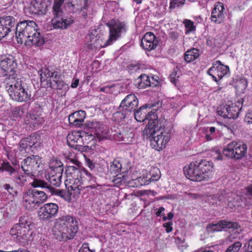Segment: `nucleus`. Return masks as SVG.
Returning <instances> with one entry per match:
<instances>
[{"label": "nucleus", "mask_w": 252, "mask_h": 252, "mask_svg": "<svg viewBox=\"0 0 252 252\" xmlns=\"http://www.w3.org/2000/svg\"><path fill=\"white\" fill-rule=\"evenodd\" d=\"M230 75V71L228 66L221 63V79L223 77H228Z\"/></svg>", "instance_id": "nucleus-47"}, {"label": "nucleus", "mask_w": 252, "mask_h": 252, "mask_svg": "<svg viewBox=\"0 0 252 252\" xmlns=\"http://www.w3.org/2000/svg\"><path fill=\"white\" fill-rule=\"evenodd\" d=\"M199 56V50L192 48L187 50L184 54V59L187 63H190L197 59Z\"/></svg>", "instance_id": "nucleus-30"}, {"label": "nucleus", "mask_w": 252, "mask_h": 252, "mask_svg": "<svg viewBox=\"0 0 252 252\" xmlns=\"http://www.w3.org/2000/svg\"><path fill=\"white\" fill-rule=\"evenodd\" d=\"M4 83L10 97L13 100L19 102H27L31 99V92L22 86V81L14 74L6 77Z\"/></svg>", "instance_id": "nucleus-6"}, {"label": "nucleus", "mask_w": 252, "mask_h": 252, "mask_svg": "<svg viewBox=\"0 0 252 252\" xmlns=\"http://www.w3.org/2000/svg\"><path fill=\"white\" fill-rule=\"evenodd\" d=\"M73 23L70 18H64L63 15H55L51 20L52 25L54 29H66Z\"/></svg>", "instance_id": "nucleus-23"}, {"label": "nucleus", "mask_w": 252, "mask_h": 252, "mask_svg": "<svg viewBox=\"0 0 252 252\" xmlns=\"http://www.w3.org/2000/svg\"><path fill=\"white\" fill-rule=\"evenodd\" d=\"M86 163L91 170H93L94 168L95 163L93 162L90 159L87 158L86 159Z\"/></svg>", "instance_id": "nucleus-58"}, {"label": "nucleus", "mask_w": 252, "mask_h": 252, "mask_svg": "<svg viewBox=\"0 0 252 252\" xmlns=\"http://www.w3.org/2000/svg\"><path fill=\"white\" fill-rule=\"evenodd\" d=\"M0 171H5L8 172L10 175H12L15 172V169L8 161L5 160L1 164Z\"/></svg>", "instance_id": "nucleus-39"}, {"label": "nucleus", "mask_w": 252, "mask_h": 252, "mask_svg": "<svg viewBox=\"0 0 252 252\" xmlns=\"http://www.w3.org/2000/svg\"><path fill=\"white\" fill-rule=\"evenodd\" d=\"M242 244L241 242H236L229 246L225 252H238Z\"/></svg>", "instance_id": "nucleus-43"}, {"label": "nucleus", "mask_w": 252, "mask_h": 252, "mask_svg": "<svg viewBox=\"0 0 252 252\" xmlns=\"http://www.w3.org/2000/svg\"><path fill=\"white\" fill-rule=\"evenodd\" d=\"M31 221L28 217H20L19 222L15 224L10 230V234L17 241L22 242L33 240V231L30 227Z\"/></svg>", "instance_id": "nucleus-7"}, {"label": "nucleus", "mask_w": 252, "mask_h": 252, "mask_svg": "<svg viewBox=\"0 0 252 252\" xmlns=\"http://www.w3.org/2000/svg\"><path fill=\"white\" fill-rule=\"evenodd\" d=\"M168 36L171 40L175 41L179 37L180 32L178 31H170L168 33Z\"/></svg>", "instance_id": "nucleus-53"}, {"label": "nucleus", "mask_w": 252, "mask_h": 252, "mask_svg": "<svg viewBox=\"0 0 252 252\" xmlns=\"http://www.w3.org/2000/svg\"><path fill=\"white\" fill-rule=\"evenodd\" d=\"M211 155L213 158L217 160L220 159V151L219 148L215 147L211 151Z\"/></svg>", "instance_id": "nucleus-46"}, {"label": "nucleus", "mask_w": 252, "mask_h": 252, "mask_svg": "<svg viewBox=\"0 0 252 252\" xmlns=\"http://www.w3.org/2000/svg\"><path fill=\"white\" fill-rule=\"evenodd\" d=\"M113 182L116 185V186L119 187L123 184L124 181L121 179V177H117L113 180Z\"/></svg>", "instance_id": "nucleus-61"}, {"label": "nucleus", "mask_w": 252, "mask_h": 252, "mask_svg": "<svg viewBox=\"0 0 252 252\" xmlns=\"http://www.w3.org/2000/svg\"><path fill=\"white\" fill-rule=\"evenodd\" d=\"M122 164L119 160L115 159L111 163L109 171L111 173L118 174L121 171Z\"/></svg>", "instance_id": "nucleus-36"}, {"label": "nucleus", "mask_w": 252, "mask_h": 252, "mask_svg": "<svg viewBox=\"0 0 252 252\" xmlns=\"http://www.w3.org/2000/svg\"><path fill=\"white\" fill-rule=\"evenodd\" d=\"M63 172L47 170L45 172V178L51 184L56 187H59L61 184Z\"/></svg>", "instance_id": "nucleus-24"}, {"label": "nucleus", "mask_w": 252, "mask_h": 252, "mask_svg": "<svg viewBox=\"0 0 252 252\" xmlns=\"http://www.w3.org/2000/svg\"><path fill=\"white\" fill-rule=\"evenodd\" d=\"M88 0H83V5L80 8L81 11H83L86 9L88 7Z\"/></svg>", "instance_id": "nucleus-63"}, {"label": "nucleus", "mask_w": 252, "mask_h": 252, "mask_svg": "<svg viewBox=\"0 0 252 252\" xmlns=\"http://www.w3.org/2000/svg\"><path fill=\"white\" fill-rule=\"evenodd\" d=\"M135 120L139 122H144L148 120V124H156L157 122L160 121L161 119H158L156 113V110L152 109L149 104H145L140 107L139 109L134 112Z\"/></svg>", "instance_id": "nucleus-10"}, {"label": "nucleus", "mask_w": 252, "mask_h": 252, "mask_svg": "<svg viewBox=\"0 0 252 252\" xmlns=\"http://www.w3.org/2000/svg\"><path fill=\"white\" fill-rule=\"evenodd\" d=\"M220 2H217L214 5L212 10L211 16V20L215 23L220 24Z\"/></svg>", "instance_id": "nucleus-31"}, {"label": "nucleus", "mask_w": 252, "mask_h": 252, "mask_svg": "<svg viewBox=\"0 0 252 252\" xmlns=\"http://www.w3.org/2000/svg\"><path fill=\"white\" fill-rule=\"evenodd\" d=\"M238 142L233 141L228 144L225 148L222 151V154L224 156L231 158H234L236 146Z\"/></svg>", "instance_id": "nucleus-29"}, {"label": "nucleus", "mask_w": 252, "mask_h": 252, "mask_svg": "<svg viewBox=\"0 0 252 252\" xmlns=\"http://www.w3.org/2000/svg\"><path fill=\"white\" fill-rule=\"evenodd\" d=\"M55 228L60 233V240L63 241L74 238L79 228L76 219L70 215L63 216L57 219Z\"/></svg>", "instance_id": "nucleus-5"}, {"label": "nucleus", "mask_w": 252, "mask_h": 252, "mask_svg": "<svg viewBox=\"0 0 252 252\" xmlns=\"http://www.w3.org/2000/svg\"><path fill=\"white\" fill-rule=\"evenodd\" d=\"M206 231L208 233H213L220 231V220L218 222H213L209 224L206 227Z\"/></svg>", "instance_id": "nucleus-41"}, {"label": "nucleus", "mask_w": 252, "mask_h": 252, "mask_svg": "<svg viewBox=\"0 0 252 252\" xmlns=\"http://www.w3.org/2000/svg\"><path fill=\"white\" fill-rule=\"evenodd\" d=\"M133 134L131 132L119 133L118 140L119 141H123L127 144H131L133 142Z\"/></svg>", "instance_id": "nucleus-38"}, {"label": "nucleus", "mask_w": 252, "mask_h": 252, "mask_svg": "<svg viewBox=\"0 0 252 252\" xmlns=\"http://www.w3.org/2000/svg\"><path fill=\"white\" fill-rule=\"evenodd\" d=\"M150 177L147 176L140 177L137 180L142 186H145L149 184L152 181H157L159 178V176L158 174L153 175L152 176L150 175Z\"/></svg>", "instance_id": "nucleus-35"}, {"label": "nucleus", "mask_w": 252, "mask_h": 252, "mask_svg": "<svg viewBox=\"0 0 252 252\" xmlns=\"http://www.w3.org/2000/svg\"><path fill=\"white\" fill-rule=\"evenodd\" d=\"M173 223L171 221L166 222L163 224V226L165 228V231L167 233L171 232L173 230Z\"/></svg>", "instance_id": "nucleus-55"}, {"label": "nucleus", "mask_w": 252, "mask_h": 252, "mask_svg": "<svg viewBox=\"0 0 252 252\" xmlns=\"http://www.w3.org/2000/svg\"><path fill=\"white\" fill-rule=\"evenodd\" d=\"M0 66L1 69L3 71L4 74L6 77L9 75L14 74L16 77V63L14 61L13 58L4 59L1 61L0 63Z\"/></svg>", "instance_id": "nucleus-22"}, {"label": "nucleus", "mask_w": 252, "mask_h": 252, "mask_svg": "<svg viewBox=\"0 0 252 252\" xmlns=\"http://www.w3.org/2000/svg\"><path fill=\"white\" fill-rule=\"evenodd\" d=\"M239 105L236 104H232L231 106L227 105L221 108V117H224V119L227 118V120L224 121V124H221V131H228L230 133H233L234 127V119L237 118L241 107H240V103H238Z\"/></svg>", "instance_id": "nucleus-8"}, {"label": "nucleus", "mask_w": 252, "mask_h": 252, "mask_svg": "<svg viewBox=\"0 0 252 252\" xmlns=\"http://www.w3.org/2000/svg\"><path fill=\"white\" fill-rule=\"evenodd\" d=\"M50 0H34L31 9L32 13L38 15H45L51 7Z\"/></svg>", "instance_id": "nucleus-20"}, {"label": "nucleus", "mask_w": 252, "mask_h": 252, "mask_svg": "<svg viewBox=\"0 0 252 252\" xmlns=\"http://www.w3.org/2000/svg\"><path fill=\"white\" fill-rule=\"evenodd\" d=\"M82 171V168H78L74 166H67L65 170L66 180L64 184L69 191H73L74 189H76L79 183L80 174Z\"/></svg>", "instance_id": "nucleus-13"}, {"label": "nucleus", "mask_w": 252, "mask_h": 252, "mask_svg": "<svg viewBox=\"0 0 252 252\" xmlns=\"http://www.w3.org/2000/svg\"><path fill=\"white\" fill-rule=\"evenodd\" d=\"M40 163L41 158L39 156L32 155L23 160L21 163V168L25 175L32 177L34 176Z\"/></svg>", "instance_id": "nucleus-12"}, {"label": "nucleus", "mask_w": 252, "mask_h": 252, "mask_svg": "<svg viewBox=\"0 0 252 252\" xmlns=\"http://www.w3.org/2000/svg\"><path fill=\"white\" fill-rule=\"evenodd\" d=\"M30 118L31 120H34L35 121L34 124H39L42 123L43 120L42 118H41L38 115H36L33 113L30 114Z\"/></svg>", "instance_id": "nucleus-51"}, {"label": "nucleus", "mask_w": 252, "mask_h": 252, "mask_svg": "<svg viewBox=\"0 0 252 252\" xmlns=\"http://www.w3.org/2000/svg\"><path fill=\"white\" fill-rule=\"evenodd\" d=\"M14 178L16 180L20 183H24L27 180L25 176L19 174H17V175L14 177Z\"/></svg>", "instance_id": "nucleus-56"}, {"label": "nucleus", "mask_w": 252, "mask_h": 252, "mask_svg": "<svg viewBox=\"0 0 252 252\" xmlns=\"http://www.w3.org/2000/svg\"><path fill=\"white\" fill-rule=\"evenodd\" d=\"M78 181V187L73 190L75 194H80L81 190L85 189H92L97 187L96 178L85 168H82Z\"/></svg>", "instance_id": "nucleus-11"}, {"label": "nucleus", "mask_w": 252, "mask_h": 252, "mask_svg": "<svg viewBox=\"0 0 252 252\" xmlns=\"http://www.w3.org/2000/svg\"><path fill=\"white\" fill-rule=\"evenodd\" d=\"M64 0H54L52 7L53 15H63V5Z\"/></svg>", "instance_id": "nucleus-32"}, {"label": "nucleus", "mask_w": 252, "mask_h": 252, "mask_svg": "<svg viewBox=\"0 0 252 252\" xmlns=\"http://www.w3.org/2000/svg\"><path fill=\"white\" fill-rule=\"evenodd\" d=\"M55 85H56V89L58 90H63L64 91H67L68 89V85L65 83L62 79V78L60 79L59 81H58V82H57L56 84H55Z\"/></svg>", "instance_id": "nucleus-45"}, {"label": "nucleus", "mask_w": 252, "mask_h": 252, "mask_svg": "<svg viewBox=\"0 0 252 252\" xmlns=\"http://www.w3.org/2000/svg\"><path fill=\"white\" fill-rule=\"evenodd\" d=\"M245 122L249 124H252V112H248L245 117Z\"/></svg>", "instance_id": "nucleus-57"}, {"label": "nucleus", "mask_w": 252, "mask_h": 252, "mask_svg": "<svg viewBox=\"0 0 252 252\" xmlns=\"http://www.w3.org/2000/svg\"><path fill=\"white\" fill-rule=\"evenodd\" d=\"M86 112L83 110H79L73 112L68 117L69 124L76 126H82L86 117Z\"/></svg>", "instance_id": "nucleus-25"}, {"label": "nucleus", "mask_w": 252, "mask_h": 252, "mask_svg": "<svg viewBox=\"0 0 252 252\" xmlns=\"http://www.w3.org/2000/svg\"><path fill=\"white\" fill-rule=\"evenodd\" d=\"M213 163L211 161L201 160L192 162L185 166L184 172L186 177L191 181L201 182L208 180L212 175Z\"/></svg>", "instance_id": "nucleus-4"}, {"label": "nucleus", "mask_w": 252, "mask_h": 252, "mask_svg": "<svg viewBox=\"0 0 252 252\" xmlns=\"http://www.w3.org/2000/svg\"><path fill=\"white\" fill-rule=\"evenodd\" d=\"M236 146V150L234 159H240L246 154L247 146L242 142H238V144Z\"/></svg>", "instance_id": "nucleus-34"}, {"label": "nucleus", "mask_w": 252, "mask_h": 252, "mask_svg": "<svg viewBox=\"0 0 252 252\" xmlns=\"http://www.w3.org/2000/svg\"><path fill=\"white\" fill-rule=\"evenodd\" d=\"M4 189L6 190L10 194L14 195L17 194V191L14 189L13 187L8 184H5L3 185Z\"/></svg>", "instance_id": "nucleus-49"}, {"label": "nucleus", "mask_w": 252, "mask_h": 252, "mask_svg": "<svg viewBox=\"0 0 252 252\" xmlns=\"http://www.w3.org/2000/svg\"><path fill=\"white\" fill-rule=\"evenodd\" d=\"M232 81L237 93H244L248 86L247 80L242 76H237Z\"/></svg>", "instance_id": "nucleus-27"}, {"label": "nucleus", "mask_w": 252, "mask_h": 252, "mask_svg": "<svg viewBox=\"0 0 252 252\" xmlns=\"http://www.w3.org/2000/svg\"><path fill=\"white\" fill-rule=\"evenodd\" d=\"M135 82V85L139 89H143L149 86L154 87L158 85V81L157 80L156 83L154 84L151 82L150 77L145 74H141Z\"/></svg>", "instance_id": "nucleus-26"}, {"label": "nucleus", "mask_w": 252, "mask_h": 252, "mask_svg": "<svg viewBox=\"0 0 252 252\" xmlns=\"http://www.w3.org/2000/svg\"><path fill=\"white\" fill-rule=\"evenodd\" d=\"M228 206L230 208H233V207L235 208V207H238L239 206V204L238 202H237V201L232 202L231 201H230L228 202Z\"/></svg>", "instance_id": "nucleus-62"}, {"label": "nucleus", "mask_w": 252, "mask_h": 252, "mask_svg": "<svg viewBox=\"0 0 252 252\" xmlns=\"http://www.w3.org/2000/svg\"><path fill=\"white\" fill-rule=\"evenodd\" d=\"M47 197L48 193L45 190L33 189L24 195V205L28 210H33L44 202Z\"/></svg>", "instance_id": "nucleus-9"}, {"label": "nucleus", "mask_w": 252, "mask_h": 252, "mask_svg": "<svg viewBox=\"0 0 252 252\" xmlns=\"http://www.w3.org/2000/svg\"><path fill=\"white\" fill-rule=\"evenodd\" d=\"M40 83L41 86L45 88H54V85L61 79L60 73L57 71L50 72L47 68L42 69L41 70Z\"/></svg>", "instance_id": "nucleus-14"}, {"label": "nucleus", "mask_w": 252, "mask_h": 252, "mask_svg": "<svg viewBox=\"0 0 252 252\" xmlns=\"http://www.w3.org/2000/svg\"><path fill=\"white\" fill-rule=\"evenodd\" d=\"M24 114V111L23 109L20 107H16L12 112L11 117L12 120L16 121L18 119L20 118Z\"/></svg>", "instance_id": "nucleus-42"}, {"label": "nucleus", "mask_w": 252, "mask_h": 252, "mask_svg": "<svg viewBox=\"0 0 252 252\" xmlns=\"http://www.w3.org/2000/svg\"><path fill=\"white\" fill-rule=\"evenodd\" d=\"M87 134L85 131L77 130L68 133L66 138L67 144L75 150H82L85 144L84 137H86Z\"/></svg>", "instance_id": "nucleus-15"}, {"label": "nucleus", "mask_w": 252, "mask_h": 252, "mask_svg": "<svg viewBox=\"0 0 252 252\" xmlns=\"http://www.w3.org/2000/svg\"><path fill=\"white\" fill-rule=\"evenodd\" d=\"M165 209L163 207H160L158 208V211L156 212L155 214L157 217H160L164 215L163 212Z\"/></svg>", "instance_id": "nucleus-60"}, {"label": "nucleus", "mask_w": 252, "mask_h": 252, "mask_svg": "<svg viewBox=\"0 0 252 252\" xmlns=\"http://www.w3.org/2000/svg\"><path fill=\"white\" fill-rule=\"evenodd\" d=\"M27 140H28V143L29 145V149L35 148L34 144L32 143V135H30L26 137Z\"/></svg>", "instance_id": "nucleus-59"}, {"label": "nucleus", "mask_w": 252, "mask_h": 252, "mask_svg": "<svg viewBox=\"0 0 252 252\" xmlns=\"http://www.w3.org/2000/svg\"><path fill=\"white\" fill-rule=\"evenodd\" d=\"M165 121L161 119L156 124L147 125L144 130V135L151 139V144L156 150L164 149L171 138L169 131L164 129Z\"/></svg>", "instance_id": "nucleus-3"}, {"label": "nucleus", "mask_w": 252, "mask_h": 252, "mask_svg": "<svg viewBox=\"0 0 252 252\" xmlns=\"http://www.w3.org/2000/svg\"><path fill=\"white\" fill-rule=\"evenodd\" d=\"M34 188H41L44 189L47 193H50V195H55L62 198H64L66 195L65 191L63 189H57L53 188L44 180L35 179L32 184Z\"/></svg>", "instance_id": "nucleus-17"}, {"label": "nucleus", "mask_w": 252, "mask_h": 252, "mask_svg": "<svg viewBox=\"0 0 252 252\" xmlns=\"http://www.w3.org/2000/svg\"><path fill=\"white\" fill-rule=\"evenodd\" d=\"M138 105V99L134 94H131L126 95L122 101L120 109L130 113L135 111Z\"/></svg>", "instance_id": "nucleus-19"}, {"label": "nucleus", "mask_w": 252, "mask_h": 252, "mask_svg": "<svg viewBox=\"0 0 252 252\" xmlns=\"http://www.w3.org/2000/svg\"><path fill=\"white\" fill-rule=\"evenodd\" d=\"M183 23L185 28V33L189 34L190 32H194L196 31V27L194 24V22L189 19H184Z\"/></svg>", "instance_id": "nucleus-37"}, {"label": "nucleus", "mask_w": 252, "mask_h": 252, "mask_svg": "<svg viewBox=\"0 0 252 252\" xmlns=\"http://www.w3.org/2000/svg\"><path fill=\"white\" fill-rule=\"evenodd\" d=\"M119 110L115 112L113 114L112 119L114 121L116 122H121L123 120L127 115L128 113L126 111L124 110H121L120 108Z\"/></svg>", "instance_id": "nucleus-40"}, {"label": "nucleus", "mask_w": 252, "mask_h": 252, "mask_svg": "<svg viewBox=\"0 0 252 252\" xmlns=\"http://www.w3.org/2000/svg\"><path fill=\"white\" fill-rule=\"evenodd\" d=\"M158 43V40L154 33L152 32H147L141 39V46L144 50L151 51L157 47Z\"/></svg>", "instance_id": "nucleus-21"}, {"label": "nucleus", "mask_w": 252, "mask_h": 252, "mask_svg": "<svg viewBox=\"0 0 252 252\" xmlns=\"http://www.w3.org/2000/svg\"><path fill=\"white\" fill-rule=\"evenodd\" d=\"M49 168L47 170L63 172V167L62 162L57 158L52 159L49 163Z\"/></svg>", "instance_id": "nucleus-33"}, {"label": "nucleus", "mask_w": 252, "mask_h": 252, "mask_svg": "<svg viewBox=\"0 0 252 252\" xmlns=\"http://www.w3.org/2000/svg\"><path fill=\"white\" fill-rule=\"evenodd\" d=\"M59 206L54 203L44 204L40 207L38 212V216L40 220H50L58 214Z\"/></svg>", "instance_id": "nucleus-16"}, {"label": "nucleus", "mask_w": 252, "mask_h": 252, "mask_svg": "<svg viewBox=\"0 0 252 252\" xmlns=\"http://www.w3.org/2000/svg\"><path fill=\"white\" fill-rule=\"evenodd\" d=\"M186 0H171L170 2L169 8L174 9L183 6L185 3Z\"/></svg>", "instance_id": "nucleus-44"}, {"label": "nucleus", "mask_w": 252, "mask_h": 252, "mask_svg": "<svg viewBox=\"0 0 252 252\" xmlns=\"http://www.w3.org/2000/svg\"><path fill=\"white\" fill-rule=\"evenodd\" d=\"M67 160H69L73 164H76L78 162L76 157V154L74 152H69L66 156H65Z\"/></svg>", "instance_id": "nucleus-48"}, {"label": "nucleus", "mask_w": 252, "mask_h": 252, "mask_svg": "<svg viewBox=\"0 0 252 252\" xmlns=\"http://www.w3.org/2000/svg\"><path fill=\"white\" fill-rule=\"evenodd\" d=\"M32 143L34 144L35 148L39 147L41 143L40 136L35 135H33Z\"/></svg>", "instance_id": "nucleus-54"}, {"label": "nucleus", "mask_w": 252, "mask_h": 252, "mask_svg": "<svg viewBox=\"0 0 252 252\" xmlns=\"http://www.w3.org/2000/svg\"><path fill=\"white\" fill-rule=\"evenodd\" d=\"M247 251L248 252H252V238L248 242Z\"/></svg>", "instance_id": "nucleus-64"}, {"label": "nucleus", "mask_w": 252, "mask_h": 252, "mask_svg": "<svg viewBox=\"0 0 252 252\" xmlns=\"http://www.w3.org/2000/svg\"><path fill=\"white\" fill-rule=\"evenodd\" d=\"M230 230L235 234H239L241 231L240 225L236 222H231L225 220H221V230Z\"/></svg>", "instance_id": "nucleus-28"}, {"label": "nucleus", "mask_w": 252, "mask_h": 252, "mask_svg": "<svg viewBox=\"0 0 252 252\" xmlns=\"http://www.w3.org/2000/svg\"><path fill=\"white\" fill-rule=\"evenodd\" d=\"M79 252H95L94 250H91L88 243H83L79 249Z\"/></svg>", "instance_id": "nucleus-50"}, {"label": "nucleus", "mask_w": 252, "mask_h": 252, "mask_svg": "<svg viewBox=\"0 0 252 252\" xmlns=\"http://www.w3.org/2000/svg\"><path fill=\"white\" fill-rule=\"evenodd\" d=\"M15 25V19L13 16L0 17V39L7 35Z\"/></svg>", "instance_id": "nucleus-18"}, {"label": "nucleus", "mask_w": 252, "mask_h": 252, "mask_svg": "<svg viewBox=\"0 0 252 252\" xmlns=\"http://www.w3.org/2000/svg\"><path fill=\"white\" fill-rule=\"evenodd\" d=\"M37 25L32 21H23L19 23L15 29V34L18 43L28 47L43 45L45 39L37 29Z\"/></svg>", "instance_id": "nucleus-1"}, {"label": "nucleus", "mask_w": 252, "mask_h": 252, "mask_svg": "<svg viewBox=\"0 0 252 252\" xmlns=\"http://www.w3.org/2000/svg\"><path fill=\"white\" fill-rule=\"evenodd\" d=\"M109 28V38L103 45H102V39L94 34H90V41L87 43V46L89 49L93 50L105 48L110 45L121 36L123 33L126 32L127 26L125 21L121 22L119 20L112 19L106 24Z\"/></svg>", "instance_id": "nucleus-2"}, {"label": "nucleus", "mask_w": 252, "mask_h": 252, "mask_svg": "<svg viewBox=\"0 0 252 252\" xmlns=\"http://www.w3.org/2000/svg\"><path fill=\"white\" fill-rule=\"evenodd\" d=\"M19 146L20 149H21V151L22 150H26L27 148L29 149V145L28 143V140H27L26 137L22 139L19 143Z\"/></svg>", "instance_id": "nucleus-52"}]
</instances>
